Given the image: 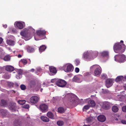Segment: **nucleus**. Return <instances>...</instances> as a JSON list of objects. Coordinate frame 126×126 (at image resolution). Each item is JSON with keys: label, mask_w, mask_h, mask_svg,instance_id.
Instances as JSON below:
<instances>
[{"label": "nucleus", "mask_w": 126, "mask_h": 126, "mask_svg": "<svg viewBox=\"0 0 126 126\" xmlns=\"http://www.w3.org/2000/svg\"><path fill=\"white\" fill-rule=\"evenodd\" d=\"M43 90V89L42 88H41L40 90V91L42 92V91Z\"/></svg>", "instance_id": "obj_59"}, {"label": "nucleus", "mask_w": 126, "mask_h": 126, "mask_svg": "<svg viewBox=\"0 0 126 126\" xmlns=\"http://www.w3.org/2000/svg\"><path fill=\"white\" fill-rule=\"evenodd\" d=\"M29 107V106L28 104H26L23 106V107L26 109H28Z\"/></svg>", "instance_id": "obj_44"}, {"label": "nucleus", "mask_w": 126, "mask_h": 126, "mask_svg": "<svg viewBox=\"0 0 126 126\" xmlns=\"http://www.w3.org/2000/svg\"><path fill=\"white\" fill-rule=\"evenodd\" d=\"M3 41V39L1 37H0V44H1Z\"/></svg>", "instance_id": "obj_49"}, {"label": "nucleus", "mask_w": 126, "mask_h": 126, "mask_svg": "<svg viewBox=\"0 0 126 126\" xmlns=\"http://www.w3.org/2000/svg\"><path fill=\"white\" fill-rule=\"evenodd\" d=\"M20 34L22 36L25 37L26 36V33L24 31H22L20 32Z\"/></svg>", "instance_id": "obj_42"}, {"label": "nucleus", "mask_w": 126, "mask_h": 126, "mask_svg": "<svg viewBox=\"0 0 126 126\" xmlns=\"http://www.w3.org/2000/svg\"><path fill=\"white\" fill-rule=\"evenodd\" d=\"M103 108L105 110H108L110 108V103L108 102H104L103 105Z\"/></svg>", "instance_id": "obj_11"}, {"label": "nucleus", "mask_w": 126, "mask_h": 126, "mask_svg": "<svg viewBox=\"0 0 126 126\" xmlns=\"http://www.w3.org/2000/svg\"><path fill=\"white\" fill-rule=\"evenodd\" d=\"M10 57L9 55H7L5 56L4 58V60L5 61H8L10 60Z\"/></svg>", "instance_id": "obj_29"}, {"label": "nucleus", "mask_w": 126, "mask_h": 126, "mask_svg": "<svg viewBox=\"0 0 126 126\" xmlns=\"http://www.w3.org/2000/svg\"><path fill=\"white\" fill-rule=\"evenodd\" d=\"M40 119L42 121L45 122H48L49 121L48 118L44 116H42L40 117Z\"/></svg>", "instance_id": "obj_21"}, {"label": "nucleus", "mask_w": 126, "mask_h": 126, "mask_svg": "<svg viewBox=\"0 0 126 126\" xmlns=\"http://www.w3.org/2000/svg\"><path fill=\"white\" fill-rule=\"evenodd\" d=\"M114 80L112 79H108L106 81V86L108 88L112 86Z\"/></svg>", "instance_id": "obj_9"}, {"label": "nucleus", "mask_w": 126, "mask_h": 126, "mask_svg": "<svg viewBox=\"0 0 126 126\" xmlns=\"http://www.w3.org/2000/svg\"><path fill=\"white\" fill-rule=\"evenodd\" d=\"M7 104V103L6 101L2 99L1 100L0 105L1 106H4Z\"/></svg>", "instance_id": "obj_28"}, {"label": "nucleus", "mask_w": 126, "mask_h": 126, "mask_svg": "<svg viewBox=\"0 0 126 126\" xmlns=\"http://www.w3.org/2000/svg\"><path fill=\"white\" fill-rule=\"evenodd\" d=\"M52 101L53 103H54L55 102V98L54 97H53V99L52 100Z\"/></svg>", "instance_id": "obj_50"}, {"label": "nucleus", "mask_w": 126, "mask_h": 126, "mask_svg": "<svg viewBox=\"0 0 126 126\" xmlns=\"http://www.w3.org/2000/svg\"><path fill=\"white\" fill-rule=\"evenodd\" d=\"M31 72H33L34 71V69H32L30 71Z\"/></svg>", "instance_id": "obj_53"}, {"label": "nucleus", "mask_w": 126, "mask_h": 126, "mask_svg": "<svg viewBox=\"0 0 126 126\" xmlns=\"http://www.w3.org/2000/svg\"><path fill=\"white\" fill-rule=\"evenodd\" d=\"M14 84V83L12 82H8V85L9 86V87H13V86Z\"/></svg>", "instance_id": "obj_37"}, {"label": "nucleus", "mask_w": 126, "mask_h": 126, "mask_svg": "<svg viewBox=\"0 0 126 126\" xmlns=\"http://www.w3.org/2000/svg\"><path fill=\"white\" fill-rule=\"evenodd\" d=\"M90 107L88 104L87 105H86L84 106V107L83 110L85 109L86 110H88L90 108Z\"/></svg>", "instance_id": "obj_40"}, {"label": "nucleus", "mask_w": 126, "mask_h": 126, "mask_svg": "<svg viewBox=\"0 0 126 126\" xmlns=\"http://www.w3.org/2000/svg\"><path fill=\"white\" fill-rule=\"evenodd\" d=\"M121 43H123V41H122V40H121Z\"/></svg>", "instance_id": "obj_61"}, {"label": "nucleus", "mask_w": 126, "mask_h": 126, "mask_svg": "<svg viewBox=\"0 0 126 126\" xmlns=\"http://www.w3.org/2000/svg\"><path fill=\"white\" fill-rule=\"evenodd\" d=\"M101 55L103 56H106L108 55V52L107 51H104L101 53Z\"/></svg>", "instance_id": "obj_34"}, {"label": "nucleus", "mask_w": 126, "mask_h": 126, "mask_svg": "<svg viewBox=\"0 0 126 126\" xmlns=\"http://www.w3.org/2000/svg\"><path fill=\"white\" fill-rule=\"evenodd\" d=\"M73 69V66L70 64H66L63 67V70L66 72L72 71Z\"/></svg>", "instance_id": "obj_6"}, {"label": "nucleus", "mask_w": 126, "mask_h": 126, "mask_svg": "<svg viewBox=\"0 0 126 126\" xmlns=\"http://www.w3.org/2000/svg\"><path fill=\"white\" fill-rule=\"evenodd\" d=\"M50 72L52 73L51 75H53L55 74V68L52 66L49 67Z\"/></svg>", "instance_id": "obj_20"}, {"label": "nucleus", "mask_w": 126, "mask_h": 126, "mask_svg": "<svg viewBox=\"0 0 126 126\" xmlns=\"http://www.w3.org/2000/svg\"><path fill=\"white\" fill-rule=\"evenodd\" d=\"M0 112L1 115L3 116H5L7 114V112L6 111L4 110H0Z\"/></svg>", "instance_id": "obj_32"}, {"label": "nucleus", "mask_w": 126, "mask_h": 126, "mask_svg": "<svg viewBox=\"0 0 126 126\" xmlns=\"http://www.w3.org/2000/svg\"><path fill=\"white\" fill-rule=\"evenodd\" d=\"M123 78V77L122 76L117 77L116 79V81L117 82H119L122 80Z\"/></svg>", "instance_id": "obj_30"}, {"label": "nucleus", "mask_w": 126, "mask_h": 126, "mask_svg": "<svg viewBox=\"0 0 126 126\" xmlns=\"http://www.w3.org/2000/svg\"><path fill=\"white\" fill-rule=\"evenodd\" d=\"M112 111L114 112H117L119 110L118 107L116 106H113L112 107Z\"/></svg>", "instance_id": "obj_27"}, {"label": "nucleus", "mask_w": 126, "mask_h": 126, "mask_svg": "<svg viewBox=\"0 0 126 126\" xmlns=\"http://www.w3.org/2000/svg\"><path fill=\"white\" fill-rule=\"evenodd\" d=\"M124 78L126 79V76H124Z\"/></svg>", "instance_id": "obj_63"}, {"label": "nucleus", "mask_w": 126, "mask_h": 126, "mask_svg": "<svg viewBox=\"0 0 126 126\" xmlns=\"http://www.w3.org/2000/svg\"><path fill=\"white\" fill-rule=\"evenodd\" d=\"M115 60L119 62H124L126 61V56L124 54L117 55L115 56Z\"/></svg>", "instance_id": "obj_4"}, {"label": "nucleus", "mask_w": 126, "mask_h": 126, "mask_svg": "<svg viewBox=\"0 0 126 126\" xmlns=\"http://www.w3.org/2000/svg\"><path fill=\"white\" fill-rule=\"evenodd\" d=\"M26 101L24 100H19L17 101L18 103L21 105H23L25 104Z\"/></svg>", "instance_id": "obj_33"}, {"label": "nucleus", "mask_w": 126, "mask_h": 126, "mask_svg": "<svg viewBox=\"0 0 126 126\" xmlns=\"http://www.w3.org/2000/svg\"><path fill=\"white\" fill-rule=\"evenodd\" d=\"M58 111L59 113H62L64 112L65 110L63 108L60 107L58 109Z\"/></svg>", "instance_id": "obj_31"}, {"label": "nucleus", "mask_w": 126, "mask_h": 126, "mask_svg": "<svg viewBox=\"0 0 126 126\" xmlns=\"http://www.w3.org/2000/svg\"><path fill=\"white\" fill-rule=\"evenodd\" d=\"M75 71L76 73H78L79 71V68L77 67L75 69Z\"/></svg>", "instance_id": "obj_47"}, {"label": "nucleus", "mask_w": 126, "mask_h": 126, "mask_svg": "<svg viewBox=\"0 0 126 126\" xmlns=\"http://www.w3.org/2000/svg\"><path fill=\"white\" fill-rule=\"evenodd\" d=\"M88 104L90 107H94L95 104L94 101L92 100H90L88 102Z\"/></svg>", "instance_id": "obj_17"}, {"label": "nucleus", "mask_w": 126, "mask_h": 126, "mask_svg": "<svg viewBox=\"0 0 126 126\" xmlns=\"http://www.w3.org/2000/svg\"><path fill=\"white\" fill-rule=\"evenodd\" d=\"M20 122L19 120H15L14 122V126H20Z\"/></svg>", "instance_id": "obj_23"}, {"label": "nucleus", "mask_w": 126, "mask_h": 126, "mask_svg": "<svg viewBox=\"0 0 126 126\" xmlns=\"http://www.w3.org/2000/svg\"><path fill=\"white\" fill-rule=\"evenodd\" d=\"M39 98L36 96L32 97L30 99V101L31 103H36L39 100Z\"/></svg>", "instance_id": "obj_10"}, {"label": "nucleus", "mask_w": 126, "mask_h": 126, "mask_svg": "<svg viewBox=\"0 0 126 126\" xmlns=\"http://www.w3.org/2000/svg\"><path fill=\"white\" fill-rule=\"evenodd\" d=\"M47 115L49 118L51 119H54V115L51 112L48 111L47 113Z\"/></svg>", "instance_id": "obj_19"}, {"label": "nucleus", "mask_w": 126, "mask_h": 126, "mask_svg": "<svg viewBox=\"0 0 126 126\" xmlns=\"http://www.w3.org/2000/svg\"><path fill=\"white\" fill-rule=\"evenodd\" d=\"M17 71L19 75H21L23 72V71L21 69H18Z\"/></svg>", "instance_id": "obj_38"}, {"label": "nucleus", "mask_w": 126, "mask_h": 126, "mask_svg": "<svg viewBox=\"0 0 126 126\" xmlns=\"http://www.w3.org/2000/svg\"><path fill=\"white\" fill-rule=\"evenodd\" d=\"M14 68L11 66H7L5 67V70L8 71H12L14 70Z\"/></svg>", "instance_id": "obj_15"}, {"label": "nucleus", "mask_w": 126, "mask_h": 126, "mask_svg": "<svg viewBox=\"0 0 126 126\" xmlns=\"http://www.w3.org/2000/svg\"><path fill=\"white\" fill-rule=\"evenodd\" d=\"M118 98H120L121 97V96H118Z\"/></svg>", "instance_id": "obj_62"}, {"label": "nucleus", "mask_w": 126, "mask_h": 126, "mask_svg": "<svg viewBox=\"0 0 126 126\" xmlns=\"http://www.w3.org/2000/svg\"><path fill=\"white\" fill-rule=\"evenodd\" d=\"M106 77V75L105 74H102L101 75V78L102 79H104Z\"/></svg>", "instance_id": "obj_46"}, {"label": "nucleus", "mask_w": 126, "mask_h": 126, "mask_svg": "<svg viewBox=\"0 0 126 126\" xmlns=\"http://www.w3.org/2000/svg\"><path fill=\"white\" fill-rule=\"evenodd\" d=\"M36 33L38 36H42L45 35L46 32L44 30L37 31L36 32Z\"/></svg>", "instance_id": "obj_13"}, {"label": "nucleus", "mask_w": 126, "mask_h": 126, "mask_svg": "<svg viewBox=\"0 0 126 126\" xmlns=\"http://www.w3.org/2000/svg\"><path fill=\"white\" fill-rule=\"evenodd\" d=\"M121 122L124 124H126V121L124 120H122L121 121Z\"/></svg>", "instance_id": "obj_48"}, {"label": "nucleus", "mask_w": 126, "mask_h": 126, "mask_svg": "<svg viewBox=\"0 0 126 126\" xmlns=\"http://www.w3.org/2000/svg\"><path fill=\"white\" fill-rule=\"evenodd\" d=\"M22 63L24 64H26L27 63V61L26 59H23L21 60Z\"/></svg>", "instance_id": "obj_39"}, {"label": "nucleus", "mask_w": 126, "mask_h": 126, "mask_svg": "<svg viewBox=\"0 0 126 126\" xmlns=\"http://www.w3.org/2000/svg\"><path fill=\"white\" fill-rule=\"evenodd\" d=\"M91 70H93L95 69L94 71L95 76H99L101 72V68L100 66L97 65H94L90 67Z\"/></svg>", "instance_id": "obj_3"}, {"label": "nucleus", "mask_w": 126, "mask_h": 126, "mask_svg": "<svg viewBox=\"0 0 126 126\" xmlns=\"http://www.w3.org/2000/svg\"><path fill=\"white\" fill-rule=\"evenodd\" d=\"M124 87H125V89L126 90V84L124 86Z\"/></svg>", "instance_id": "obj_56"}, {"label": "nucleus", "mask_w": 126, "mask_h": 126, "mask_svg": "<svg viewBox=\"0 0 126 126\" xmlns=\"http://www.w3.org/2000/svg\"><path fill=\"white\" fill-rule=\"evenodd\" d=\"M122 110L124 112H126V106L123 107Z\"/></svg>", "instance_id": "obj_45"}, {"label": "nucleus", "mask_w": 126, "mask_h": 126, "mask_svg": "<svg viewBox=\"0 0 126 126\" xmlns=\"http://www.w3.org/2000/svg\"><path fill=\"white\" fill-rule=\"evenodd\" d=\"M20 75H19V76H16V78L18 79H19L20 78Z\"/></svg>", "instance_id": "obj_52"}, {"label": "nucleus", "mask_w": 126, "mask_h": 126, "mask_svg": "<svg viewBox=\"0 0 126 126\" xmlns=\"http://www.w3.org/2000/svg\"><path fill=\"white\" fill-rule=\"evenodd\" d=\"M80 61L79 59H77L75 60V64L77 66L80 63Z\"/></svg>", "instance_id": "obj_41"}, {"label": "nucleus", "mask_w": 126, "mask_h": 126, "mask_svg": "<svg viewBox=\"0 0 126 126\" xmlns=\"http://www.w3.org/2000/svg\"><path fill=\"white\" fill-rule=\"evenodd\" d=\"M6 42L8 45L11 46L14 45L15 43V42L14 41L9 40H7L6 41Z\"/></svg>", "instance_id": "obj_26"}, {"label": "nucleus", "mask_w": 126, "mask_h": 126, "mask_svg": "<svg viewBox=\"0 0 126 126\" xmlns=\"http://www.w3.org/2000/svg\"><path fill=\"white\" fill-rule=\"evenodd\" d=\"M126 47L123 44L120 43H115L113 46V49L114 52L117 53L123 52L125 50Z\"/></svg>", "instance_id": "obj_2"}, {"label": "nucleus", "mask_w": 126, "mask_h": 126, "mask_svg": "<svg viewBox=\"0 0 126 126\" xmlns=\"http://www.w3.org/2000/svg\"><path fill=\"white\" fill-rule=\"evenodd\" d=\"M66 96L70 98H70H69L68 101L71 102V103H70L72 105L76 103V100L75 98L76 97L75 95L73 94H67Z\"/></svg>", "instance_id": "obj_7"}, {"label": "nucleus", "mask_w": 126, "mask_h": 126, "mask_svg": "<svg viewBox=\"0 0 126 126\" xmlns=\"http://www.w3.org/2000/svg\"><path fill=\"white\" fill-rule=\"evenodd\" d=\"M43 85H45V82H44L43 83Z\"/></svg>", "instance_id": "obj_64"}, {"label": "nucleus", "mask_w": 126, "mask_h": 126, "mask_svg": "<svg viewBox=\"0 0 126 126\" xmlns=\"http://www.w3.org/2000/svg\"><path fill=\"white\" fill-rule=\"evenodd\" d=\"M98 121L101 122H104L106 120L105 117L103 115H99L97 118Z\"/></svg>", "instance_id": "obj_14"}, {"label": "nucleus", "mask_w": 126, "mask_h": 126, "mask_svg": "<svg viewBox=\"0 0 126 126\" xmlns=\"http://www.w3.org/2000/svg\"><path fill=\"white\" fill-rule=\"evenodd\" d=\"M18 58H20L21 57V55L20 54H19L18 56Z\"/></svg>", "instance_id": "obj_54"}, {"label": "nucleus", "mask_w": 126, "mask_h": 126, "mask_svg": "<svg viewBox=\"0 0 126 126\" xmlns=\"http://www.w3.org/2000/svg\"><path fill=\"white\" fill-rule=\"evenodd\" d=\"M115 119L116 121H117V120H118V119L117 118H115Z\"/></svg>", "instance_id": "obj_58"}, {"label": "nucleus", "mask_w": 126, "mask_h": 126, "mask_svg": "<svg viewBox=\"0 0 126 126\" xmlns=\"http://www.w3.org/2000/svg\"><path fill=\"white\" fill-rule=\"evenodd\" d=\"M20 88L22 90H25L26 89V87L25 85L21 84L20 86Z\"/></svg>", "instance_id": "obj_36"}, {"label": "nucleus", "mask_w": 126, "mask_h": 126, "mask_svg": "<svg viewBox=\"0 0 126 126\" xmlns=\"http://www.w3.org/2000/svg\"><path fill=\"white\" fill-rule=\"evenodd\" d=\"M73 80L74 81L77 82H80L81 81L79 76H75L73 79Z\"/></svg>", "instance_id": "obj_16"}, {"label": "nucleus", "mask_w": 126, "mask_h": 126, "mask_svg": "<svg viewBox=\"0 0 126 126\" xmlns=\"http://www.w3.org/2000/svg\"><path fill=\"white\" fill-rule=\"evenodd\" d=\"M46 48V47L44 45H43L40 46L39 49L40 52H41L44 51Z\"/></svg>", "instance_id": "obj_24"}, {"label": "nucleus", "mask_w": 126, "mask_h": 126, "mask_svg": "<svg viewBox=\"0 0 126 126\" xmlns=\"http://www.w3.org/2000/svg\"><path fill=\"white\" fill-rule=\"evenodd\" d=\"M9 109L12 111H15L16 110V103H12L11 104Z\"/></svg>", "instance_id": "obj_12"}, {"label": "nucleus", "mask_w": 126, "mask_h": 126, "mask_svg": "<svg viewBox=\"0 0 126 126\" xmlns=\"http://www.w3.org/2000/svg\"><path fill=\"white\" fill-rule=\"evenodd\" d=\"M83 126H90L89 125H84Z\"/></svg>", "instance_id": "obj_60"}, {"label": "nucleus", "mask_w": 126, "mask_h": 126, "mask_svg": "<svg viewBox=\"0 0 126 126\" xmlns=\"http://www.w3.org/2000/svg\"><path fill=\"white\" fill-rule=\"evenodd\" d=\"M40 110L43 112L47 111L48 110V106L45 104L40 105L39 107Z\"/></svg>", "instance_id": "obj_8"}, {"label": "nucleus", "mask_w": 126, "mask_h": 126, "mask_svg": "<svg viewBox=\"0 0 126 126\" xmlns=\"http://www.w3.org/2000/svg\"><path fill=\"white\" fill-rule=\"evenodd\" d=\"M57 124L59 126H61L63 124V122L62 121H60L57 122Z\"/></svg>", "instance_id": "obj_35"}, {"label": "nucleus", "mask_w": 126, "mask_h": 126, "mask_svg": "<svg viewBox=\"0 0 126 126\" xmlns=\"http://www.w3.org/2000/svg\"><path fill=\"white\" fill-rule=\"evenodd\" d=\"M56 84L59 87H64L66 85L67 82L64 80L60 79L56 81Z\"/></svg>", "instance_id": "obj_5"}, {"label": "nucleus", "mask_w": 126, "mask_h": 126, "mask_svg": "<svg viewBox=\"0 0 126 126\" xmlns=\"http://www.w3.org/2000/svg\"><path fill=\"white\" fill-rule=\"evenodd\" d=\"M3 27H4L5 28H6L7 27V25H5L3 26Z\"/></svg>", "instance_id": "obj_55"}, {"label": "nucleus", "mask_w": 126, "mask_h": 126, "mask_svg": "<svg viewBox=\"0 0 126 126\" xmlns=\"http://www.w3.org/2000/svg\"><path fill=\"white\" fill-rule=\"evenodd\" d=\"M55 81V79H52L51 80V82H54Z\"/></svg>", "instance_id": "obj_51"}, {"label": "nucleus", "mask_w": 126, "mask_h": 126, "mask_svg": "<svg viewBox=\"0 0 126 126\" xmlns=\"http://www.w3.org/2000/svg\"><path fill=\"white\" fill-rule=\"evenodd\" d=\"M29 85L30 88L34 87L36 85L35 81L34 80H31L30 81Z\"/></svg>", "instance_id": "obj_18"}, {"label": "nucleus", "mask_w": 126, "mask_h": 126, "mask_svg": "<svg viewBox=\"0 0 126 126\" xmlns=\"http://www.w3.org/2000/svg\"><path fill=\"white\" fill-rule=\"evenodd\" d=\"M16 26L18 28L20 29H22L23 27V25L22 24L19 22H18L16 23Z\"/></svg>", "instance_id": "obj_22"}, {"label": "nucleus", "mask_w": 126, "mask_h": 126, "mask_svg": "<svg viewBox=\"0 0 126 126\" xmlns=\"http://www.w3.org/2000/svg\"><path fill=\"white\" fill-rule=\"evenodd\" d=\"M16 86H18V85L17 83H16Z\"/></svg>", "instance_id": "obj_57"}, {"label": "nucleus", "mask_w": 126, "mask_h": 126, "mask_svg": "<svg viewBox=\"0 0 126 126\" xmlns=\"http://www.w3.org/2000/svg\"><path fill=\"white\" fill-rule=\"evenodd\" d=\"M93 119V118L91 117H90L86 119V120L88 122L91 121Z\"/></svg>", "instance_id": "obj_43"}, {"label": "nucleus", "mask_w": 126, "mask_h": 126, "mask_svg": "<svg viewBox=\"0 0 126 126\" xmlns=\"http://www.w3.org/2000/svg\"><path fill=\"white\" fill-rule=\"evenodd\" d=\"M98 55V52L96 51L93 52L92 51H88L84 53L83 58L85 60H90L96 57Z\"/></svg>", "instance_id": "obj_1"}, {"label": "nucleus", "mask_w": 126, "mask_h": 126, "mask_svg": "<svg viewBox=\"0 0 126 126\" xmlns=\"http://www.w3.org/2000/svg\"><path fill=\"white\" fill-rule=\"evenodd\" d=\"M27 51L29 52H32L34 51V49L32 47H28L27 48Z\"/></svg>", "instance_id": "obj_25"}]
</instances>
